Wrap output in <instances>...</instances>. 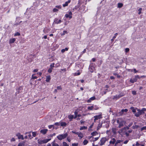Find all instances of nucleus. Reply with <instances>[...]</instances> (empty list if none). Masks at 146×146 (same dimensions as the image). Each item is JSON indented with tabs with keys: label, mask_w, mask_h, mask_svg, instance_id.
Masks as SVG:
<instances>
[{
	"label": "nucleus",
	"mask_w": 146,
	"mask_h": 146,
	"mask_svg": "<svg viewBox=\"0 0 146 146\" xmlns=\"http://www.w3.org/2000/svg\"><path fill=\"white\" fill-rule=\"evenodd\" d=\"M117 123L119 124V128H121L123 126L124 124L125 123V121L122 120L121 118L118 119L116 120Z\"/></svg>",
	"instance_id": "nucleus-1"
},
{
	"label": "nucleus",
	"mask_w": 146,
	"mask_h": 146,
	"mask_svg": "<svg viewBox=\"0 0 146 146\" xmlns=\"http://www.w3.org/2000/svg\"><path fill=\"white\" fill-rule=\"evenodd\" d=\"M51 140V139H46L43 140L38 139V143L40 145H41L44 143H47L48 141Z\"/></svg>",
	"instance_id": "nucleus-2"
},
{
	"label": "nucleus",
	"mask_w": 146,
	"mask_h": 146,
	"mask_svg": "<svg viewBox=\"0 0 146 146\" xmlns=\"http://www.w3.org/2000/svg\"><path fill=\"white\" fill-rule=\"evenodd\" d=\"M68 135L67 133H65L64 134H62L59 135L57 137V138L59 140H61L63 139L66 138Z\"/></svg>",
	"instance_id": "nucleus-3"
},
{
	"label": "nucleus",
	"mask_w": 146,
	"mask_h": 146,
	"mask_svg": "<svg viewBox=\"0 0 146 146\" xmlns=\"http://www.w3.org/2000/svg\"><path fill=\"white\" fill-rule=\"evenodd\" d=\"M136 108L137 109V110L138 111L135 114V115L136 117H139L140 115L145 113V112L142 111L141 110L138 109Z\"/></svg>",
	"instance_id": "nucleus-4"
},
{
	"label": "nucleus",
	"mask_w": 146,
	"mask_h": 146,
	"mask_svg": "<svg viewBox=\"0 0 146 146\" xmlns=\"http://www.w3.org/2000/svg\"><path fill=\"white\" fill-rule=\"evenodd\" d=\"M140 77L139 75H137L135 76V78L133 79H131L129 82H130L133 83L137 81V78H139Z\"/></svg>",
	"instance_id": "nucleus-5"
},
{
	"label": "nucleus",
	"mask_w": 146,
	"mask_h": 146,
	"mask_svg": "<svg viewBox=\"0 0 146 146\" xmlns=\"http://www.w3.org/2000/svg\"><path fill=\"white\" fill-rule=\"evenodd\" d=\"M122 142V141L120 140H117L116 141L115 143L114 146H122L123 143H121Z\"/></svg>",
	"instance_id": "nucleus-6"
},
{
	"label": "nucleus",
	"mask_w": 146,
	"mask_h": 146,
	"mask_svg": "<svg viewBox=\"0 0 146 146\" xmlns=\"http://www.w3.org/2000/svg\"><path fill=\"white\" fill-rule=\"evenodd\" d=\"M107 139L106 137H104L102 138L100 141V145H102L104 144V143L107 141Z\"/></svg>",
	"instance_id": "nucleus-7"
},
{
	"label": "nucleus",
	"mask_w": 146,
	"mask_h": 146,
	"mask_svg": "<svg viewBox=\"0 0 146 146\" xmlns=\"http://www.w3.org/2000/svg\"><path fill=\"white\" fill-rule=\"evenodd\" d=\"M123 96V94H120L118 95H116L113 96V99L117 100Z\"/></svg>",
	"instance_id": "nucleus-8"
},
{
	"label": "nucleus",
	"mask_w": 146,
	"mask_h": 146,
	"mask_svg": "<svg viewBox=\"0 0 146 146\" xmlns=\"http://www.w3.org/2000/svg\"><path fill=\"white\" fill-rule=\"evenodd\" d=\"M16 136L19 139H21L22 140L24 139L23 135H21L19 133H17L16 134Z\"/></svg>",
	"instance_id": "nucleus-9"
},
{
	"label": "nucleus",
	"mask_w": 146,
	"mask_h": 146,
	"mask_svg": "<svg viewBox=\"0 0 146 146\" xmlns=\"http://www.w3.org/2000/svg\"><path fill=\"white\" fill-rule=\"evenodd\" d=\"M94 121L95 122L96 120L101 118L102 117L101 115H99L94 116Z\"/></svg>",
	"instance_id": "nucleus-10"
},
{
	"label": "nucleus",
	"mask_w": 146,
	"mask_h": 146,
	"mask_svg": "<svg viewBox=\"0 0 146 146\" xmlns=\"http://www.w3.org/2000/svg\"><path fill=\"white\" fill-rule=\"evenodd\" d=\"M72 12L71 11H70L68 14H66L65 16L67 18L69 17L70 19H71L72 18Z\"/></svg>",
	"instance_id": "nucleus-11"
},
{
	"label": "nucleus",
	"mask_w": 146,
	"mask_h": 146,
	"mask_svg": "<svg viewBox=\"0 0 146 146\" xmlns=\"http://www.w3.org/2000/svg\"><path fill=\"white\" fill-rule=\"evenodd\" d=\"M116 141L115 139V138H113L110 141V144H115Z\"/></svg>",
	"instance_id": "nucleus-12"
},
{
	"label": "nucleus",
	"mask_w": 146,
	"mask_h": 146,
	"mask_svg": "<svg viewBox=\"0 0 146 146\" xmlns=\"http://www.w3.org/2000/svg\"><path fill=\"white\" fill-rule=\"evenodd\" d=\"M48 131L47 129H44L40 130V132L43 134H45Z\"/></svg>",
	"instance_id": "nucleus-13"
},
{
	"label": "nucleus",
	"mask_w": 146,
	"mask_h": 146,
	"mask_svg": "<svg viewBox=\"0 0 146 146\" xmlns=\"http://www.w3.org/2000/svg\"><path fill=\"white\" fill-rule=\"evenodd\" d=\"M71 2L70 0H68V1L65 2V3L62 5V6L64 7L67 6L68 5V3H69Z\"/></svg>",
	"instance_id": "nucleus-14"
},
{
	"label": "nucleus",
	"mask_w": 146,
	"mask_h": 146,
	"mask_svg": "<svg viewBox=\"0 0 146 146\" xmlns=\"http://www.w3.org/2000/svg\"><path fill=\"white\" fill-rule=\"evenodd\" d=\"M128 111V110L127 109L122 110L121 111L119 112V114L120 115H123V112H127Z\"/></svg>",
	"instance_id": "nucleus-15"
},
{
	"label": "nucleus",
	"mask_w": 146,
	"mask_h": 146,
	"mask_svg": "<svg viewBox=\"0 0 146 146\" xmlns=\"http://www.w3.org/2000/svg\"><path fill=\"white\" fill-rule=\"evenodd\" d=\"M95 97L93 96L89 100H88L87 102L88 103L90 102L92 100H93L95 99Z\"/></svg>",
	"instance_id": "nucleus-16"
},
{
	"label": "nucleus",
	"mask_w": 146,
	"mask_h": 146,
	"mask_svg": "<svg viewBox=\"0 0 146 146\" xmlns=\"http://www.w3.org/2000/svg\"><path fill=\"white\" fill-rule=\"evenodd\" d=\"M51 79L50 76H46V81L47 82H49Z\"/></svg>",
	"instance_id": "nucleus-17"
},
{
	"label": "nucleus",
	"mask_w": 146,
	"mask_h": 146,
	"mask_svg": "<svg viewBox=\"0 0 146 146\" xmlns=\"http://www.w3.org/2000/svg\"><path fill=\"white\" fill-rule=\"evenodd\" d=\"M61 21L60 20H58L57 19H55L54 22L55 23L58 24L60 23Z\"/></svg>",
	"instance_id": "nucleus-18"
},
{
	"label": "nucleus",
	"mask_w": 146,
	"mask_h": 146,
	"mask_svg": "<svg viewBox=\"0 0 146 146\" xmlns=\"http://www.w3.org/2000/svg\"><path fill=\"white\" fill-rule=\"evenodd\" d=\"M112 132L114 134H116V128H113L111 129Z\"/></svg>",
	"instance_id": "nucleus-19"
},
{
	"label": "nucleus",
	"mask_w": 146,
	"mask_h": 146,
	"mask_svg": "<svg viewBox=\"0 0 146 146\" xmlns=\"http://www.w3.org/2000/svg\"><path fill=\"white\" fill-rule=\"evenodd\" d=\"M61 126L65 127L66 125L67 124L65 122H61L60 123Z\"/></svg>",
	"instance_id": "nucleus-20"
},
{
	"label": "nucleus",
	"mask_w": 146,
	"mask_h": 146,
	"mask_svg": "<svg viewBox=\"0 0 146 146\" xmlns=\"http://www.w3.org/2000/svg\"><path fill=\"white\" fill-rule=\"evenodd\" d=\"M130 109L132 110V112L134 113L136 112V108H135L134 107H131L130 108Z\"/></svg>",
	"instance_id": "nucleus-21"
},
{
	"label": "nucleus",
	"mask_w": 146,
	"mask_h": 146,
	"mask_svg": "<svg viewBox=\"0 0 146 146\" xmlns=\"http://www.w3.org/2000/svg\"><path fill=\"white\" fill-rule=\"evenodd\" d=\"M52 146H59V145L57 143L55 142L54 141L51 143Z\"/></svg>",
	"instance_id": "nucleus-22"
},
{
	"label": "nucleus",
	"mask_w": 146,
	"mask_h": 146,
	"mask_svg": "<svg viewBox=\"0 0 146 146\" xmlns=\"http://www.w3.org/2000/svg\"><path fill=\"white\" fill-rule=\"evenodd\" d=\"M15 40V38H13L10 39L9 42L10 43H14Z\"/></svg>",
	"instance_id": "nucleus-23"
},
{
	"label": "nucleus",
	"mask_w": 146,
	"mask_h": 146,
	"mask_svg": "<svg viewBox=\"0 0 146 146\" xmlns=\"http://www.w3.org/2000/svg\"><path fill=\"white\" fill-rule=\"evenodd\" d=\"M68 48H66L65 49H62L61 50V52L62 53H64L66 51H68Z\"/></svg>",
	"instance_id": "nucleus-24"
},
{
	"label": "nucleus",
	"mask_w": 146,
	"mask_h": 146,
	"mask_svg": "<svg viewBox=\"0 0 146 146\" xmlns=\"http://www.w3.org/2000/svg\"><path fill=\"white\" fill-rule=\"evenodd\" d=\"M74 118V115H70L68 116V118L70 119V121H71L72 119Z\"/></svg>",
	"instance_id": "nucleus-25"
},
{
	"label": "nucleus",
	"mask_w": 146,
	"mask_h": 146,
	"mask_svg": "<svg viewBox=\"0 0 146 146\" xmlns=\"http://www.w3.org/2000/svg\"><path fill=\"white\" fill-rule=\"evenodd\" d=\"M94 107L93 106V105L91 106H89L88 108V110H93V108Z\"/></svg>",
	"instance_id": "nucleus-26"
},
{
	"label": "nucleus",
	"mask_w": 146,
	"mask_h": 146,
	"mask_svg": "<svg viewBox=\"0 0 146 146\" xmlns=\"http://www.w3.org/2000/svg\"><path fill=\"white\" fill-rule=\"evenodd\" d=\"M87 128V127H86L85 126H83L81 127L80 128V130H82L83 129H86Z\"/></svg>",
	"instance_id": "nucleus-27"
},
{
	"label": "nucleus",
	"mask_w": 146,
	"mask_h": 146,
	"mask_svg": "<svg viewBox=\"0 0 146 146\" xmlns=\"http://www.w3.org/2000/svg\"><path fill=\"white\" fill-rule=\"evenodd\" d=\"M78 136L80 137V139H81L83 137V134L81 132H80V133L78 134Z\"/></svg>",
	"instance_id": "nucleus-28"
},
{
	"label": "nucleus",
	"mask_w": 146,
	"mask_h": 146,
	"mask_svg": "<svg viewBox=\"0 0 146 146\" xmlns=\"http://www.w3.org/2000/svg\"><path fill=\"white\" fill-rule=\"evenodd\" d=\"M88 143V141L87 140L85 139L83 142L84 145H86Z\"/></svg>",
	"instance_id": "nucleus-29"
},
{
	"label": "nucleus",
	"mask_w": 146,
	"mask_h": 146,
	"mask_svg": "<svg viewBox=\"0 0 146 146\" xmlns=\"http://www.w3.org/2000/svg\"><path fill=\"white\" fill-rule=\"evenodd\" d=\"M126 129V128L125 127H124L123 128H122L120 130V132L122 133L123 131H125Z\"/></svg>",
	"instance_id": "nucleus-30"
},
{
	"label": "nucleus",
	"mask_w": 146,
	"mask_h": 146,
	"mask_svg": "<svg viewBox=\"0 0 146 146\" xmlns=\"http://www.w3.org/2000/svg\"><path fill=\"white\" fill-rule=\"evenodd\" d=\"M91 134L93 136H94L98 134V133L96 131L93 132L91 133Z\"/></svg>",
	"instance_id": "nucleus-31"
},
{
	"label": "nucleus",
	"mask_w": 146,
	"mask_h": 146,
	"mask_svg": "<svg viewBox=\"0 0 146 146\" xmlns=\"http://www.w3.org/2000/svg\"><path fill=\"white\" fill-rule=\"evenodd\" d=\"M123 5L121 3H119L118 4V7L119 8H121L122 7Z\"/></svg>",
	"instance_id": "nucleus-32"
},
{
	"label": "nucleus",
	"mask_w": 146,
	"mask_h": 146,
	"mask_svg": "<svg viewBox=\"0 0 146 146\" xmlns=\"http://www.w3.org/2000/svg\"><path fill=\"white\" fill-rule=\"evenodd\" d=\"M93 106L94 107V108H93V110H96L98 109V108L96 105H93Z\"/></svg>",
	"instance_id": "nucleus-33"
},
{
	"label": "nucleus",
	"mask_w": 146,
	"mask_h": 146,
	"mask_svg": "<svg viewBox=\"0 0 146 146\" xmlns=\"http://www.w3.org/2000/svg\"><path fill=\"white\" fill-rule=\"evenodd\" d=\"M74 114H75V117H74V118H76L77 117V116L78 115V112L76 111H75L74 112Z\"/></svg>",
	"instance_id": "nucleus-34"
},
{
	"label": "nucleus",
	"mask_w": 146,
	"mask_h": 146,
	"mask_svg": "<svg viewBox=\"0 0 146 146\" xmlns=\"http://www.w3.org/2000/svg\"><path fill=\"white\" fill-rule=\"evenodd\" d=\"M90 69H91L92 70H90V71L91 72H93V71H94L93 70L94 69V67L93 66H90Z\"/></svg>",
	"instance_id": "nucleus-35"
},
{
	"label": "nucleus",
	"mask_w": 146,
	"mask_h": 146,
	"mask_svg": "<svg viewBox=\"0 0 146 146\" xmlns=\"http://www.w3.org/2000/svg\"><path fill=\"white\" fill-rule=\"evenodd\" d=\"M36 132H32V134L33 136L34 137H35L36 135Z\"/></svg>",
	"instance_id": "nucleus-36"
},
{
	"label": "nucleus",
	"mask_w": 146,
	"mask_h": 146,
	"mask_svg": "<svg viewBox=\"0 0 146 146\" xmlns=\"http://www.w3.org/2000/svg\"><path fill=\"white\" fill-rule=\"evenodd\" d=\"M63 146H69L65 142H64L63 143Z\"/></svg>",
	"instance_id": "nucleus-37"
},
{
	"label": "nucleus",
	"mask_w": 146,
	"mask_h": 146,
	"mask_svg": "<svg viewBox=\"0 0 146 146\" xmlns=\"http://www.w3.org/2000/svg\"><path fill=\"white\" fill-rule=\"evenodd\" d=\"M24 145V143H19L18 146H23Z\"/></svg>",
	"instance_id": "nucleus-38"
},
{
	"label": "nucleus",
	"mask_w": 146,
	"mask_h": 146,
	"mask_svg": "<svg viewBox=\"0 0 146 146\" xmlns=\"http://www.w3.org/2000/svg\"><path fill=\"white\" fill-rule=\"evenodd\" d=\"M67 33H68L67 32V31H63V33H62V34H61V35L63 36L65 34H67Z\"/></svg>",
	"instance_id": "nucleus-39"
},
{
	"label": "nucleus",
	"mask_w": 146,
	"mask_h": 146,
	"mask_svg": "<svg viewBox=\"0 0 146 146\" xmlns=\"http://www.w3.org/2000/svg\"><path fill=\"white\" fill-rule=\"evenodd\" d=\"M143 130H146V126L143 127L141 128V130L142 131Z\"/></svg>",
	"instance_id": "nucleus-40"
},
{
	"label": "nucleus",
	"mask_w": 146,
	"mask_h": 146,
	"mask_svg": "<svg viewBox=\"0 0 146 146\" xmlns=\"http://www.w3.org/2000/svg\"><path fill=\"white\" fill-rule=\"evenodd\" d=\"M20 35V34L18 33L17 32L14 34V36H19Z\"/></svg>",
	"instance_id": "nucleus-41"
},
{
	"label": "nucleus",
	"mask_w": 146,
	"mask_h": 146,
	"mask_svg": "<svg viewBox=\"0 0 146 146\" xmlns=\"http://www.w3.org/2000/svg\"><path fill=\"white\" fill-rule=\"evenodd\" d=\"M80 74V72H78L77 73H75L74 74V75L75 76H78V75H79Z\"/></svg>",
	"instance_id": "nucleus-42"
},
{
	"label": "nucleus",
	"mask_w": 146,
	"mask_h": 146,
	"mask_svg": "<svg viewBox=\"0 0 146 146\" xmlns=\"http://www.w3.org/2000/svg\"><path fill=\"white\" fill-rule=\"evenodd\" d=\"M142 9L141 8H140L139 9L138 11H139V12L138 13V14L139 15H140L141 14V11L142 10Z\"/></svg>",
	"instance_id": "nucleus-43"
},
{
	"label": "nucleus",
	"mask_w": 146,
	"mask_h": 146,
	"mask_svg": "<svg viewBox=\"0 0 146 146\" xmlns=\"http://www.w3.org/2000/svg\"><path fill=\"white\" fill-rule=\"evenodd\" d=\"M129 50V49L128 48H126L125 49V52H127Z\"/></svg>",
	"instance_id": "nucleus-44"
},
{
	"label": "nucleus",
	"mask_w": 146,
	"mask_h": 146,
	"mask_svg": "<svg viewBox=\"0 0 146 146\" xmlns=\"http://www.w3.org/2000/svg\"><path fill=\"white\" fill-rule=\"evenodd\" d=\"M56 7L59 9H61L62 8V7L61 5H57L56 6Z\"/></svg>",
	"instance_id": "nucleus-45"
},
{
	"label": "nucleus",
	"mask_w": 146,
	"mask_h": 146,
	"mask_svg": "<svg viewBox=\"0 0 146 146\" xmlns=\"http://www.w3.org/2000/svg\"><path fill=\"white\" fill-rule=\"evenodd\" d=\"M58 10L56 8H54L53 9V11L54 12H56L58 11Z\"/></svg>",
	"instance_id": "nucleus-46"
},
{
	"label": "nucleus",
	"mask_w": 146,
	"mask_h": 146,
	"mask_svg": "<svg viewBox=\"0 0 146 146\" xmlns=\"http://www.w3.org/2000/svg\"><path fill=\"white\" fill-rule=\"evenodd\" d=\"M54 63H52V64H51L50 66V68H52L54 67Z\"/></svg>",
	"instance_id": "nucleus-47"
},
{
	"label": "nucleus",
	"mask_w": 146,
	"mask_h": 146,
	"mask_svg": "<svg viewBox=\"0 0 146 146\" xmlns=\"http://www.w3.org/2000/svg\"><path fill=\"white\" fill-rule=\"evenodd\" d=\"M62 88L61 87V86H58L57 87V89L58 90H62Z\"/></svg>",
	"instance_id": "nucleus-48"
},
{
	"label": "nucleus",
	"mask_w": 146,
	"mask_h": 146,
	"mask_svg": "<svg viewBox=\"0 0 146 146\" xmlns=\"http://www.w3.org/2000/svg\"><path fill=\"white\" fill-rule=\"evenodd\" d=\"M34 74H33L32 76V78L33 79H35L37 78V77L36 76H33Z\"/></svg>",
	"instance_id": "nucleus-49"
},
{
	"label": "nucleus",
	"mask_w": 146,
	"mask_h": 146,
	"mask_svg": "<svg viewBox=\"0 0 146 146\" xmlns=\"http://www.w3.org/2000/svg\"><path fill=\"white\" fill-rule=\"evenodd\" d=\"M78 143H74L72 144V146H78Z\"/></svg>",
	"instance_id": "nucleus-50"
},
{
	"label": "nucleus",
	"mask_w": 146,
	"mask_h": 146,
	"mask_svg": "<svg viewBox=\"0 0 146 146\" xmlns=\"http://www.w3.org/2000/svg\"><path fill=\"white\" fill-rule=\"evenodd\" d=\"M54 126L53 125H48V127L49 128L51 129L52 127H54Z\"/></svg>",
	"instance_id": "nucleus-51"
},
{
	"label": "nucleus",
	"mask_w": 146,
	"mask_h": 146,
	"mask_svg": "<svg viewBox=\"0 0 146 146\" xmlns=\"http://www.w3.org/2000/svg\"><path fill=\"white\" fill-rule=\"evenodd\" d=\"M141 110L143 112H145V111H146V108H143Z\"/></svg>",
	"instance_id": "nucleus-52"
},
{
	"label": "nucleus",
	"mask_w": 146,
	"mask_h": 146,
	"mask_svg": "<svg viewBox=\"0 0 146 146\" xmlns=\"http://www.w3.org/2000/svg\"><path fill=\"white\" fill-rule=\"evenodd\" d=\"M137 125H135V126H133L132 127V128L133 129H135L136 128H137Z\"/></svg>",
	"instance_id": "nucleus-53"
},
{
	"label": "nucleus",
	"mask_w": 146,
	"mask_h": 146,
	"mask_svg": "<svg viewBox=\"0 0 146 146\" xmlns=\"http://www.w3.org/2000/svg\"><path fill=\"white\" fill-rule=\"evenodd\" d=\"M132 94L134 95H135L136 94V92L135 91H132Z\"/></svg>",
	"instance_id": "nucleus-54"
},
{
	"label": "nucleus",
	"mask_w": 146,
	"mask_h": 146,
	"mask_svg": "<svg viewBox=\"0 0 146 146\" xmlns=\"http://www.w3.org/2000/svg\"><path fill=\"white\" fill-rule=\"evenodd\" d=\"M52 68H50L48 70V72L49 73H51L52 72Z\"/></svg>",
	"instance_id": "nucleus-55"
},
{
	"label": "nucleus",
	"mask_w": 146,
	"mask_h": 146,
	"mask_svg": "<svg viewBox=\"0 0 146 146\" xmlns=\"http://www.w3.org/2000/svg\"><path fill=\"white\" fill-rule=\"evenodd\" d=\"M15 141V139L13 137L12 138L11 140V142Z\"/></svg>",
	"instance_id": "nucleus-56"
},
{
	"label": "nucleus",
	"mask_w": 146,
	"mask_h": 146,
	"mask_svg": "<svg viewBox=\"0 0 146 146\" xmlns=\"http://www.w3.org/2000/svg\"><path fill=\"white\" fill-rule=\"evenodd\" d=\"M60 123L58 122H56L54 123V125H56L59 126L60 125Z\"/></svg>",
	"instance_id": "nucleus-57"
},
{
	"label": "nucleus",
	"mask_w": 146,
	"mask_h": 146,
	"mask_svg": "<svg viewBox=\"0 0 146 146\" xmlns=\"http://www.w3.org/2000/svg\"><path fill=\"white\" fill-rule=\"evenodd\" d=\"M98 139H99V137H97L95 138H94V140L93 141H96L97 140H98Z\"/></svg>",
	"instance_id": "nucleus-58"
},
{
	"label": "nucleus",
	"mask_w": 146,
	"mask_h": 146,
	"mask_svg": "<svg viewBox=\"0 0 146 146\" xmlns=\"http://www.w3.org/2000/svg\"><path fill=\"white\" fill-rule=\"evenodd\" d=\"M133 70L134 71L135 73H136L138 72V71H137L135 69H134Z\"/></svg>",
	"instance_id": "nucleus-59"
},
{
	"label": "nucleus",
	"mask_w": 146,
	"mask_h": 146,
	"mask_svg": "<svg viewBox=\"0 0 146 146\" xmlns=\"http://www.w3.org/2000/svg\"><path fill=\"white\" fill-rule=\"evenodd\" d=\"M61 70L62 71H64V72H66V68L61 69Z\"/></svg>",
	"instance_id": "nucleus-60"
},
{
	"label": "nucleus",
	"mask_w": 146,
	"mask_h": 146,
	"mask_svg": "<svg viewBox=\"0 0 146 146\" xmlns=\"http://www.w3.org/2000/svg\"><path fill=\"white\" fill-rule=\"evenodd\" d=\"M133 124L132 123H131L128 125L129 127H131Z\"/></svg>",
	"instance_id": "nucleus-61"
},
{
	"label": "nucleus",
	"mask_w": 146,
	"mask_h": 146,
	"mask_svg": "<svg viewBox=\"0 0 146 146\" xmlns=\"http://www.w3.org/2000/svg\"><path fill=\"white\" fill-rule=\"evenodd\" d=\"M38 71V70L37 69H35L33 70L34 72H37Z\"/></svg>",
	"instance_id": "nucleus-62"
},
{
	"label": "nucleus",
	"mask_w": 146,
	"mask_h": 146,
	"mask_svg": "<svg viewBox=\"0 0 146 146\" xmlns=\"http://www.w3.org/2000/svg\"><path fill=\"white\" fill-rule=\"evenodd\" d=\"M128 140H126V141H125L123 143H124V144H127V142H128Z\"/></svg>",
	"instance_id": "nucleus-63"
},
{
	"label": "nucleus",
	"mask_w": 146,
	"mask_h": 146,
	"mask_svg": "<svg viewBox=\"0 0 146 146\" xmlns=\"http://www.w3.org/2000/svg\"><path fill=\"white\" fill-rule=\"evenodd\" d=\"M110 78L111 79H114V77L113 76H111L110 77Z\"/></svg>",
	"instance_id": "nucleus-64"
}]
</instances>
